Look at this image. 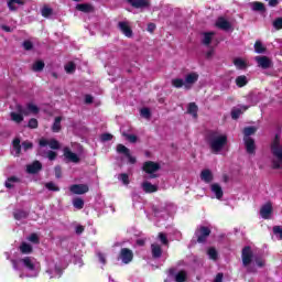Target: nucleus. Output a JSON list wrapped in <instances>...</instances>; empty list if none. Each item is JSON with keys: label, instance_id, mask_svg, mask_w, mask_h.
I'll use <instances>...</instances> for the list:
<instances>
[{"label": "nucleus", "instance_id": "1", "mask_svg": "<svg viewBox=\"0 0 282 282\" xmlns=\"http://www.w3.org/2000/svg\"><path fill=\"white\" fill-rule=\"evenodd\" d=\"M11 263L19 279H36L41 274V262L34 257L26 256L19 260H11Z\"/></svg>", "mask_w": 282, "mask_h": 282}, {"label": "nucleus", "instance_id": "2", "mask_svg": "<svg viewBox=\"0 0 282 282\" xmlns=\"http://www.w3.org/2000/svg\"><path fill=\"white\" fill-rule=\"evenodd\" d=\"M208 144L213 153H221L228 147V135L221 132H212L209 134Z\"/></svg>", "mask_w": 282, "mask_h": 282}, {"label": "nucleus", "instance_id": "3", "mask_svg": "<svg viewBox=\"0 0 282 282\" xmlns=\"http://www.w3.org/2000/svg\"><path fill=\"white\" fill-rule=\"evenodd\" d=\"M46 274L50 279H61L63 274V268L58 265V260H47Z\"/></svg>", "mask_w": 282, "mask_h": 282}, {"label": "nucleus", "instance_id": "4", "mask_svg": "<svg viewBox=\"0 0 282 282\" xmlns=\"http://www.w3.org/2000/svg\"><path fill=\"white\" fill-rule=\"evenodd\" d=\"M33 147L34 145L30 141H24L21 144V139H14L12 142L11 153L14 158H19L21 155V149L22 151H30Z\"/></svg>", "mask_w": 282, "mask_h": 282}, {"label": "nucleus", "instance_id": "5", "mask_svg": "<svg viewBox=\"0 0 282 282\" xmlns=\"http://www.w3.org/2000/svg\"><path fill=\"white\" fill-rule=\"evenodd\" d=\"M143 171L149 175L150 180H154V177H158L155 173L160 171V165L153 161H148L143 164Z\"/></svg>", "mask_w": 282, "mask_h": 282}, {"label": "nucleus", "instance_id": "6", "mask_svg": "<svg viewBox=\"0 0 282 282\" xmlns=\"http://www.w3.org/2000/svg\"><path fill=\"white\" fill-rule=\"evenodd\" d=\"M118 261H121L123 265H129L133 261V251L131 249L122 248L118 256Z\"/></svg>", "mask_w": 282, "mask_h": 282}, {"label": "nucleus", "instance_id": "7", "mask_svg": "<svg viewBox=\"0 0 282 282\" xmlns=\"http://www.w3.org/2000/svg\"><path fill=\"white\" fill-rule=\"evenodd\" d=\"M242 264L245 268H248L252 263V259H254V254L252 253V249L250 247H245L241 253Z\"/></svg>", "mask_w": 282, "mask_h": 282}, {"label": "nucleus", "instance_id": "8", "mask_svg": "<svg viewBox=\"0 0 282 282\" xmlns=\"http://www.w3.org/2000/svg\"><path fill=\"white\" fill-rule=\"evenodd\" d=\"M118 29L127 39H133V30H131V23L129 21H120L118 23Z\"/></svg>", "mask_w": 282, "mask_h": 282}, {"label": "nucleus", "instance_id": "9", "mask_svg": "<svg viewBox=\"0 0 282 282\" xmlns=\"http://www.w3.org/2000/svg\"><path fill=\"white\" fill-rule=\"evenodd\" d=\"M209 236L210 229L208 227H199L195 232L198 243H204Z\"/></svg>", "mask_w": 282, "mask_h": 282}, {"label": "nucleus", "instance_id": "10", "mask_svg": "<svg viewBox=\"0 0 282 282\" xmlns=\"http://www.w3.org/2000/svg\"><path fill=\"white\" fill-rule=\"evenodd\" d=\"M69 191L73 195H85V193H89V186L87 184H74L70 185Z\"/></svg>", "mask_w": 282, "mask_h": 282}, {"label": "nucleus", "instance_id": "11", "mask_svg": "<svg viewBox=\"0 0 282 282\" xmlns=\"http://www.w3.org/2000/svg\"><path fill=\"white\" fill-rule=\"evenodd\" d=\"M254 59L258 67H261V69H270V67H272V59H270L268 56H256Z\"/></svg>", "mask_w": 282, "mask_h": 282}, {"label": "nucleus", "instance_id": "12", "mask_svg": "<svg viewBox=\"0 0 282 282\" xmlns=\"http://www.w3.org/2000/svg\"><path fill=\"white\" fill-rule=\"evenodd\" d=\"M185 89H192L193 85L199 80V74L197 73H188L185 76Z\"/></svg>", "mask_w": 282, "mask_h": 282}, {"label": "nucleus", "instance_id": "13", "mask_svg": "<svg viewBox=\"0 0 282 282\" xmlns=\"http://www.w3.org/2000/svg\"><path fill=\"white\" fill-rule=\"evenodd\" d=\"M128 3H130V6L137 10H147V8H150L151 6L149 0H128Z\"/></svg>", "mask_w": 282, "mask_h": 282}, {"label": "nucleus", "instance_id": "14", "mask_svg": "<svg viewBox=\"0 0 282 282\" xmlns=\"http://www.w3.org/2000/svg\"><path fill=\"white\" fill-rule=\"evenodd\" d=\"M216 28L228 32L229 30H232V23L225 18H218L216 21Z\"/></svg>", "mask_w": 282, "mask_h": 282}, {"label": "nucleus", "instance_id": "15", "mask_svg": "<svg viewBox=\"0 0 282 282\" xmlns=\"http://www.w3.org/2000/svg\"><path fill=\"white\" fill-rule=\"evenodd\" d=\"M10 116L13 122H17L18 124H20V122H23V116H25L23 113V107L18 106V111H12Z\"/></svg>", "mask_w": 282, "mask_h": 282}, {"label": "nucleus", "instance_id": "16", "mask_svg": "<svg viewBox=\"0 0 282 282\" xmlns=\"http://www.w3.org/2000/svg\"><path fill=\"white\" fill-rule=\"evenodd\" d=\"M260 216L262 217V219H270V217H272V204H264L260 208Z\"/></svg>", "mask_w": 282, "mask_h": 282}, {"label": "nucleus", "instance_id": "17", "mask_svg": "<svg viewBox=\"0 0 282 282\" xmlns=\"http://www.w3.org/2000/svg\"><path fill=\"white\" fill-rule=\"evenodd\" d=\"M40 147H50V149H61V143L55 139H41Z\"/></svg>", "mask_w": 282, "mask_h": 282}, {"label": "nucleus", "instance_id": "18", "mask_svg": "<svg viewBox=\"0 0 282 282\" xmlns=\"http://www.w3.org/2000/svg\"><path fill=\"white\" fill-rule=\"evenodd\" d=\"M210 191L216 199H221L224 197V188L218 183L210 185Z\"/></svg>", "mask_w": 282, "mask_h": 282}, {"label": "nucleus", "instance_id": "19", "mask_svg": "<svg viewBox=\"0 0 282 282\" xmlns=\"http://www.w3.org/2000/svg\"><path fill=\"white\" fill-rule=\"evenodd\" d=\"M64 158H66L68 162H73L74 164H78V162H80V158H78V154L69 151V148L64 149Z\"/></svg>", "mask_w": 282, "mask_h": 282}, {"label": "nucleus", "instance_id": "20", "mask_svg": "<svg viewBox=\"0 0 282 282\" xmlns=\"http://www.w3.org/2000/svg\"><path fill=\"white\" fill-rule=\"evenodd\" d=\"M22 113L24 116H36V113H39V106L34 104H28L25 108H22Z\"/></svg>", "mask_w": 282, "mask_h": 282}, {"label": "nucleus", "instance_id": "21", "mask_svg": "<svg viewBox=\"0 0 282 282\" xmlns=\"http://www.w3.org/2000/svg\"><path fill=\"white\" fill-rule=\"evenodd\" d=\"M243 142L246 145L247 153H249L250 155L254 154V151L257 149V147L254 145V139L247 137V138H243Z\"/></svg>", "mask_w": 282, "mask_h": 282}, {"label": "nucleus", "instance_id": "22", "mask_svg": "<svg viewBox=\"0 0 282 282\" xmlns=\"http://www.w3.org/2000/svg\"><path fill=\"white\" fill-rule=\"evenodd\" d=\"M75 8L76 10H78V12H84L85 14H89L94 12V6L89 3H79V4H76Z\"/></svg>", "mask_w": 282, "mask_h": 282}, {"label": "nucleus", "instance_id": "23", "mask_svg": "<svg viewBox=\"0 0 282 282\" xmlns=\"http://www.w3.org/2000/svg\"><path fill=\"white\" fill-rule=\"evenodd\" d=\"M30 213L23 209H15L13 212V217L17 221H23V219H28Z\"/></svg>", "mask_w": 282, "mask_h": 282}, {"label": "nucleus", "instance_id": "24", "mask_svg": "<svg viewBox=\"0 0 282 282\" xmlns=\"http://www.w3.org/2000/svg\"><path fill=\"white\" fill-rule=\"evenodd\" d=\"M243 111H248V106H238L231 110L232 120H237Z\"/></svg>", "mask_w": 282, "mask_h": 282}, {"label": "nucleus", "instance_id": "25", "mask_svg": "<svg viewBox=\"0 0 282 282\" xmlns=\"http://www.w3.org/2000/svg\"><path fill=\"white\" fill-rule=\"evenodd\" d=\"M41 169H43V165L39 161H35L26 166V171L31 174L39 173Z\"/></svg>", "mask_w": 282, "mask_h": 282}, {"label": "nucleus", "instance_id": "26", "mask_svg": "<svg viewBox=\"0 0 282 282\" xmlns=\"http://www.w3.org/2000/svg\"><path fill=\"white\" fill-rule=\"evenodd\" d=\"M141 186L144 193H158V185H153L148 181L143 182Z\"/></svg>", "mask_w": 282, "mask_h": 282}, {"label": "nucleus", "instance_id": "27", "mask_svg": "<svg viewBox=\"0 0 282 282\" xmlns=\"http://www.w3.org/2000/svg\"><path fill=\"white\" fill-rule=\"evenodd\" d=\"M19 250L22 254H32L34 248L28 242H22L19 247Z\"/></svg>", "mask_w": 282, "mask_h": 282}, {"label": "nucleus", "instance_id": "28", "mask_svg": "<svg viewBox=\"0 0 282 282\" xmlns=\"http://www.w3.org/2000/svg\"><path fill=\"white\" fill-rule=\"evenodd\" d=\"M200 180L206 184H210L213 181V172L210 170H203L200 173Z\"/></svg>", "mask_w": 282, "mask_h": 282}, {"label": "nucleus", "instance_id": "29", "mask_svg": "<svg viewBox=\"0 0 282 282\" xmlns=\"http://www.w3.org/2000/svg\"><path fill=\"white\" fill-rule=\"evenodd\" d=\"M151 250H152V257L154 259H160V257H162V247H160V245L153 243L151 246Z\"/></svg>", "mask_w": 282, "mask_h": 282}, {"label": "nucleus", "instance_id": "30", "mask_svg": "<svg viewBox=\"0 0 282 282\" xmlns=\"http://www.w3.org/2000/svg\"><path fill=\"white\" fill-rule=\"evenodd\" d=\"M24 1L23 0H10L8 2V8L10 10H19V8H21V6H24Z\"/></svg>", "mask_w": 282, "mask_h": 282}, {"label": "nucleus", "instance_id": "31", "mask_svg": "<svg viewBox=\"0 0 282 282\" xmlns=\"http://www.w3.org/2000/svg\"><path fill=\"white\" fill-rule=\"evenodd\" d=\"M234 65L238 69H246L248 67V62H246V59H243L241 57H237L234 59Z\"/></svg>", "mask_w": 282, "mask_h": 282}, {"label": "nucleus", "instance_id": "32", "mask_svg": "<svg viewBox=\"0 0 282 282\" xmlns=\"http://www.w3.org/2000/svg\"><path fill=\"white\" fill-rule=\"evenodd\" d=\"M250 8L254 12H265V6L262 2H251Z\"/></svg>", "mask_w": 282, "mask_h": 282}, {"label": "nucleus", "instance_id": "33", "mask_svg": "<svg viewBox=\"0 0 282 282\" xmlns=\"http://www.w3.org/2000/svg\"><path fill=\"white\" fill-rule=\"evenodd\" d=\"M17 184H19V178L17 176H12L6 181L4 186L7 188H14Z\"/></svg>", "mask_w": 282, "mask_h": 282}, {"label": "nucleus", "instance_id": "34", "mask_svg": "<svg viewBox=\"0 0 282 282\" xmlns=\"http://www.w3.org/2000/svg\"><path fill=\"white\" fill-rule=\"evenodd\" d=\"M237 87H246L248 85V77L246 75H240L236 78Z\"/></svg>", "mask_w": 282, "mask_h": 282}, {"label": "nucleus", "instance_id": "35", "mask_svg": "<svg viewBox=\"0 0 282 282\" xmlns=\"http://www.w3.org/2000/svg\"><path fill=\"white\" fill-rule=\"evenodd\" d=\"M185 79L182 78H174L172 79V86L175 87L176 89H182V87L185 88Z\"/></svg>", "mask_w": 282, "mask_h": 282}, {"label": "nucleus", "instance_id": "36", "mask_svg": "<svg viewBox=\"0 0 282 282\" xmlns=\"http://www.w3.org/2000/svg\"><path fill=\"white\" fill-rule=\"evenodd\" d=\"M213 36H215V32L204 33L203 34V44L210 45V42L213 41Z\"/></svg>", "mask_w": 282, "mask_h": 282}, {"label": "nucleus", "instance_id": "37", "mask_svg": "<svg viewBox=\"0 0 282 282\" xmlns=\"http://www.w3.org/2000/svg\"><path fill=\"white\" fill-rule=\"evenodd\" d=\"M73 206L77 210H83V208L85 207V200H83V198H78V197L74 198L73 199Z\"/></svg>", "mask_w": 282, "mask_h": 282}, {"label": "nucleus", "instance_id": "38", "mask_svg": "<svg viewBox=\"0 0 282 282\" xmlns=\"http://www.w3.org/2000/svg\"><path fill=\"white\" fill-rule=\"evenodd\" d=\"M186 279H188V273H186V271H180L175 274L176 282H184Z\"/></svg>", "mask_w": 282, "mask_h": 282}, {"label": "nucleus", "instance_id": "39", "mask_svg": "<svg viewBox=\"0 0 282 282\" xmlns=\"http://www.w3.org/2000/svg\"><path fill=\"white\" fill-rule=\"evenodd\" d=\"M61 120H63V118H61V117L55 118V121L52 126L53 133H58V131H61Z\"/></svg>", "mask_w": 282, "mask_h": 282}, {"label": "nucleus", "instance_id": "40", "mask_svg": "<svg viewBox=\"0 0 282 282\" xmlns=\"http://www.w3.org/2000/svg\"><path fill=\"white\" fill-rule=\"evenodd\" d=\"M197 105L195 102H191L187 108V113H191L194 118H197Z\"/></svg>", "mask_w": 282, "mask_h": 282}, {"label": "nucleus", "instance_id": "41", "mask_svg": "<svg viewBox=\"0 0 282 282\" xmlns=\"http://www.w3.org/2000/svg\"><path fill=\"white\" fill-rule=\"evenodd\" d=\"M245 138H250L257 133V127H247L243 129Z\"/></svg>", "mask_w": 282, "mask_h": 282}, {"label": "nucleus", "instance_id": "42", "mask_svg": "<svg viewBox=\"0 0 282 282\" xmlns=\"http://www.w3.org/2000/svg\"><path fill=\"white\" fill-rule=\"evenodd\" d=\"M254 52L257 54H263V52H265V46H263V43H261V41H257L254 43Z\"/></svg>", "mask_w": 282, "mask_h": 282}, {"label": "nucleus", "instance_id": "43", "mask_svg": "<svg viewBox=\"0 0 282 282\" xmlns=\"http://www.w3.org/2000/svg\"><path fill=\"white\" fill-rule=\"evenodd\" d=\"M26 239L30 241V243H35V246H37V243H41V238L39 237V234H31Z\"/></svg>", "mask_w": 282, "mask_h": 282}, {"label": "nucleus", "instance_id": "44", "mask_svg": "<svg viewBox=\"0 0 282 282\" xmlns=\"http://www.w3.org/2000/svg\"><path fill=\"white\" fill-rule=\"evenodd\" d=\"M44 67L45 63H43V61H37L33 64V72H43Z\"/></svg>", "mask_w": 282, "mask_h": 282}, {"label": "nucleus", "instance_id": "45", "mask_svg": "<svg viewBox=\"0 0 282 282\" xmlns=\"http://www.w3.org/2000/svg\"><path fill=\"white\" fill-rule=\"evenodd\" d=\"M65 72L66 74H74V72H76V65L73 62H69L65 65Z\"/></svg>", "mask_w": 282, "mask_h": 282}, {"label": "nucleus", "instance_id": "46", "mask_svg": "<svg viewBox=\"0 0 282 282\" xmlns=\"http://www.w3.org/2000/svg\"><path fill=\"white\" fill-rule=\"evenodd\" d=\"M117 153H122L123 155H129L130 151L129 148L122 145V144H118L117 145Z\"/></svg>", "mask_w": 282, "mask_h": 282}, {"label": "nucleus", "instance_id": "47", "mask_svg": "<svg viewBox=\"0 0 282 282\" xmlns=\"http://www.w3.org/2000/svg\"><path fill=\"white\" fill-rule=\"evenodd\" d=\"M118 181L122 182V184H124V186H129V175L128 174H119L118 176Z\"/></svg>", "mask_w": 282, "mask_h": 282}, {"label": "nucleus", "instance_id": "48", "mask_svg": "<svg viewBox=\"0 0 282 282\" xmlns=\"http://www.w3.org/2000/svg\"><path fill=\"white\" fill-rule=\"evenodd\" d=\"M207 254L209 257V259H212L213 261H217V250L215 248H209L207 251Z\"/></svg>", "mask_w": 282, "mask_h": 282}, {"label": "nucleus", "instance_id": "49", "mask_svg": "<svg viewBox=\"0 0 282 282\" xmlns=\"http://www.w3.org/2000/svg\"><path fill=\"white\" fill-rule=\"evenodd\" d=\"M273 28L275 30H282V18H278L273 21Z\"/></svg>", "mask_w": 282, "mask_h": 282}, {"label": "nucleus", "instance_id": "50", "mask_svg": "<svg viewBox=\"0 0 282 282\" xmlns=\"http://www.w3.org/2000/svg\"><path fill=\"white\" fill-rule=\"evenodd\" d=\"M45 187L48 189V191H55V192H58L61 191V188H58V186H56V184L50 182V183H46L45 184Z\"/></svg>", "mask_w": 282, "mask_h": 282}, {"label": "nucleus", "instance_id": "51", "mask_svg": "<svg viewBox=\"0 0 282 282\" xmlns=\"http://www.w3.org/2000/svg\"><path fill=\"white\" fill-rule=\"evenodd\" d=\"M124 138H127V140H129V142H131L132 144H134V142H138V137H135L134 134H127L123 133Z\"/></svg>", "mask_w": 282, "mask_h": 282}, {"label": "nucleus", "instance_id": "52", "mask_svg": "<svg viewBox=\"0 0 282 282\" xmlns=\"http://www.w3.org/2000/svg\"><path fill=\"white\" fill-rule=\"evenodd\" d=\"M159 239L163 246H169V239L166 238V235L163 232L159 234Z\"/></svg>", "mask_w": 282, "mask_h": 282}, {"label": "nucleus", "instance_id": "53", "mask_svg": "<svg viewBox=\"0 0 282 282\" xmlns=\"http://www.w3.org/2000/svg\"><path fill=\"white\" fill-rule=\"evenodd\" d=\"M273 232L276 237H279V239H282V227L280 226L273 227Z\"/></svg>", "mask_w": 282, "mask_h": 282}, {"label": "nucleus", "instance_id": "54", "mask_svg": "<svg viewBox=\"0 0 282 282\" xmlns=\"http://www.w3.org/2000/svg\"><path fill=\"white\" fill-rule=\"evenodd\" d=\"M142 118H151V110H149V108H143L140 111Z\"/></svg>", "mask_w": 282, "mask_h": 282}, {"label": "nucleus", "instance_id": "55", "mask_svg": "<svg viewBox=\"0 0 282 282\" xmlns=\"http://www.w3.org/2000/svg\"><path fill=\"white\" fill-rule=\"evenodd\" d=\"M98 260L105 265L107 263V256L102 252H97Z\"/></svg>", "mask_w": 282, "mask_h": 282}, {"label": "nucleus", "instance_id": "56", "mask_svg": "<svg viewBox=\"0 0 282 282\" xmlns=\"http://www.w3.org/2000/svg\"><path fill=\"white\" fill-rule=\"evenodd\" d=\"M51 14H52V9L51 8L44 7L42 9V17H50Z\"/></svg>", "mask_w": 282, "mask_h": 282}, {"label": "nucleus", "instance_id": "57", "mask_svg": "<svg viewBox=\"0 0 282 282\" xmlns=\"http://www.w3.org/2000/svg\"><path fill=\"white\" fill-rule=\"evenodd\" d=\"M29 127L30 129H36V127H39V121L36 119H30Z\"/></svg>", "mask_w": 282, "mask_h": 282}, {"label": "nucleus", "instance_id": "58", "mask_svg": "<svg viewBox=\"0 0 282 282\" xmlns=\"http://www.w3.org/2000/svg\"><path fill=\"white\" fill-rule=\"evenodd\" d=\"M23 47H24V50L30 51V50H32V47H34V45L30 41H24Z\"/></svg>", "mask_w": 282, "mask_h": 282}, {"label": "nucleus", "instance_id": "59", "mask_svg": "<svg viewBox=\"0 0 282 282\" xmlns=\"http://www.w3.org/2000/svg\"><path fill=\"white\" fill-rule=\"evenodd\" d=\"M112 135L109 133H105L101 135V141L102 142H109V140H111Z\"/></svg>", "mask_w": 282, "mask_h": 282}, {"label": "nucleus", "instance_id": "60", "mask_svg": "<svg viewBox=\"0 0 282 282\" xmlns=\"http://www.w3.org/2000/svg\"><path fill=\"white\" fill-rule=\"evenodd\" d=\"M256 265L258 268H263V265H265V260H263V259H256Z\"/></svg>", "mask_w": 282, "mask_h": 282}, {"label": "nucleus", "instance_id": "61", "mask_svg": "<svg viewBox=\"0 0 282 282\" xmlns=\"http://www.w3.org/2000/svg\"><path fill=\"white\" fill-rule=\"evenodd\" d=\"M46 156L52 161V160H56V152L54 151H48L46 153Z\"/></svg>", "mask_w": 282, "mask_h": 282}, {"label": "nucleus", "instance_id": "62", "mask_svg": "<svg viewBox=\"0 0 282 282\" xmlns=\"http://www.w3.org/2000/svg\"><path fill=\"white\" fill-rule=\"evenodd\" d=\"M270 8H276V4L279 3V0H265Z\"/></svg>", "mask_w": 282, "mask_h": 282}, {"label": "nucleus", "instance_id": "63", "mask_svg": "<svg viewBox=\"0 0 282 282\" xmlns=\"http://www.w3.org/2000/svg\"><path fill=\"white\" fill-rule=\"evenodd\" d=\"M214 282H224V273H218L216 275Z\"/></svg>", "mask_w": 282, "mask_h": 282}, {"label": "nucleus", "instance_id": "64", "mask_svg": "<svg viewBox=\"0 0 282 282\" xmlns=\"http://www.w3.org/2000/svg\"><path fill=\"white\" fill-rule=\"evenodd\" d=\"M55 176L57 177V180H61V166L55 167Z\"/></svg>", "mask_w": 282, "mask_h": 282}]
</instances>
